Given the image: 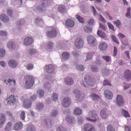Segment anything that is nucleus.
I'll list each match as a JSON object with an SVG mask.
<instances>
[{
    "mask_svg": "<svg viewBox=\"0 0 131 131\" xmlns=\"http://www.w3.org/2000/svg\"><path fill=\"white\" fill-rule=\"evenodd\" d=\"M52 2V0H44L43 1L41 5L37 7H35L33 8V10L35 12H36L38 10L41 12H43V11L45 10V7L50 5Z\"/></svg>",
    "mask_w": 131,
    "mask_h": 131,
    "instance_id": "nucleus-1",
    "label": "nucleus"
},
{
    "mask_svg": "<svg viewBox=\"0 0 131 131\" xmlns=\"http://www.w3.org/2000/svg\"><path fill=\"white\" fill-rule=\"evenodd\" d=\"M25 81V86L27 89H30L33 86L34 80L33 76L30 75L26 76Z\"/></svg>",
    "mask_w": 131,
    "mask_h": 131,
    "instance_id": "nucleus-2",
    "label": "nucleus"
},
{
    "mask_svg": "<svg viewBox=\"0 0 131 131\" xmlns=\"http://www.w3.org/2000/svg\"><path fill=\"white\" fill-rule=\"evenodd\" d=\"M89 121L94 122L99 119L95 111H93L90 112L89 117L86 118Z\"/></svg>",
    "mask_w": 131,
    "mask_h": 131,
    "instance_id": "nucleus-3",
    "label": "nucleus"
},
{
    "mask_svg": "<svg viewBox=\"0 0 131 131\" xmlns=\"http://www.w3.org/2000/svg\"><path fill=\"white\" fill-rule=\"evenodd\" d=\"M87 41L88 43L91 46H95L97 45V43L96 39L92 36L87 37Z\"/></svg>",
    "mask_w": 131,
    "mask_h": 131,
    "instance_id": "nucleus-4",
    "label": "nucleus"
},
{
    "mask_svg": "<svg viewBox=\"0 0 131 131\" xmlns=\"http://www.w3.org/2000/svg\"><path fill=\"white\" fill-rule=\"evenodd\" d=\"M54 46V43L51 41L48 42L46 45L45 43H42L40 45V48L42 49L43 48H45L46 49H52L53 46Z\"/></svg>",
    "mask_w": 131,
    "mask_h": 131,
    "instance_id": "nucleus-5",
    "label": "nucleus"
},
{
    "mask_svg": "<svg viewBox=\"0 0 131 131\" xmlns=\"http://www.w3.org/2000/svg\"><path fill=\"white\" fill-rule=\"evenodd\" d=\"M84 78L85 81L88 85L92 86L95 84V81L94 80L91 78L90 75H85Z\"/></svg>",
    "mask_w": 131,
    "mask_h": 131,
    "instance_id": "nucleus-6",
    "label": "nucleus"
},
{
    "mask_svg": "<svg viewBox=\"0 0 131 131\" xmlns=\"http://www.w3.org/2000/svg\"><path fill=\"white\" fill-rule=\"evenodd\" d=\"M75 45L77 48L79 49L83 47L84 45V41L81 38H78L75 42Z\"/></svg>",
    "mask_w": 131,
    "mask_h": 131,
    "instance_id": "nucleus-7",
    "label": "nucleus"
},
{
    "mask_svg": "<svg viewBox=\"0 0 131 131\" xmlns=\"http://www.w3.org/2000/svg\"><path fill=\"white\" fill-rule=\"evenodd\" d=\"M47 36L49 37L52 38L55 37L57 35V32L55 28H52L51 30L48 31L47 33Z\"/></svg>",
    "mask_w": 131,
    "mask_h": 131,
    "instance_id": "nucleus-8",
    "label": "nucleus"
},
{
    "mask_svg": "<svg viewBox=\"0 0 131 131\" xmlns=\"http://www.w3.org/2000/svg\"><path fill=\"white\" fill-rule=\"evenodd\" d=\"M84 131H95V128L91 124L87 123L85 124L84 127Z\"/></svg>",
    "mask_w": 131,
    "mask_h": 131,
    "instance_id": "nucleus-9",
    "label": "nucleus"
},
{
    "mask_svg": "<svg viewBox=\"0 0 131 131\" xmlns=\"http://www.w3.org/2000/svg\"><path fill=\"white\" fill-rule=\"evenodd\" d=\"M73 93L76 95V100L78 101H80L82 99L83 96L81 94L80 91L77 89H74L73 91Z\"/></svg>",
    "mask_w": 131,
    "mask_h": 131,
    "instance_id": "nucleus-10",
    "label": "nucleus"
},
{
    "mask_svg": "<svg viewBox=\"0 0 131 131\" xmlns=\"http://www.w3.org/2000/svg\"><path fill=\"white\" fill-rule=\"evenodd\" d=\"M45 69L47 72L51 73L53 72L55 69V68L52 65L50 64L46 66Z\"/></svg>",
    "mask_w": 131,
    "mask_h": 131,
    "instance_id": "nucleus-11",
    "label": "nucleus"
},
{
    "mask_svg": "<svg viewBox=\"0 0 131 131\" xmlns=\"http://www.w3.org/2000/svg\"><path fill=\"white\" fill-rule=\"evenodd\" d=\"M117 104L120 106H123L124 104V99L121 95H118L117 96L116 99Z\"/></svg>",
    "mask_w": 131,
    "mask_h": 131,
    "instance_id": "nucleus-12",
    "label": "nucleus"
},
{
    "mask_svg": "<svg viewBox=\"0 0 131 131\" xmlns=\"http://www.w3.org/2000/svg\"><path fill=\"white\" fill-rule=\"evenodd\" d=\"M71 101L70 99L68 97L64 98L62 100V104L64 107H67L71 104Z\"/></svg>",
    "mask_w": 131,
    "mask_h": 131,
    "instance_id": "nucleus-13",
    "label": "nucleus"
},
{
    "mask_svg": "<svg viewBox=\"0 0 131 131\" xmlns=\"http://www.w3.org/2000/svg\"><path fill=\"white\" fill-rule=\"evenodd\" d=\"M23 124L20 122H18L15 123L14 125L13 129L16 131H18L21 129L23 127Z\"/></svg>",
    "mask_w": 131,
    "mask_h": 131,
    "instance_id": "nucleus-14",
    "label": "nucleus"
},
{
    "mask_svg": "<svg viewBox=\"0 0 131 131\" xmlns=\"http://www.w3.org/2000/svg\"><path fill=\"white\" fill-rule=\"evenodd\" d=\"M8 104L10 105H13L16 102V100L15 96L11 95L7 99Z\"/></svg>",
    "mask_w": 131,
    "mask_h": 131,
    "instance_id": "nucleus-15",
    "label": "nucleus"
},
{
    "mask_svg": "<svg viewBox=\"0 0 131 131\" xmlns=\"http://www.w3.org/2000/svg\"><path fill=\"white\" fill-rule=\"evenodd\" d=\"M124 77L127 81L131 79V71L128 69L126 70L124 73Z\"/></svg>",
    "mask_w": 131,
    "mask_h": 131,
    "instance_id": "nucleus-16",
    "label": "nucleus"
},
{
    "mask_svg": "<svg viewBox=\"0 0 131 131\" xmlns=\"http://www.w3.org/2000/svg\"><path fill=\"white\" fill-rule=\"evenodd\" d=\"M23 105L26 108H30L31 106L32 103L29 99H25L23 101Z\"/></svg>",
    "mask_w": 131,
    "mask_h": 131,
    "instance_id": "nucleus-17",
    "label": "nucleus"
},
{
    "mask_svg": "<svg viewBox=\"0 0 131 131\" xmlns=\"http://www.w3.org/2000/svg\"><path fill=\"white\" fill-rule=\"evenodd\" d=\"M101 117L103 119H106L108 116V111L106 108H104L100 112Z\"/></svg>",
    "mask_w": 131,
    "mask_h": 131,
    "instance_id": "nucleus-18",
    "label": "nucleus"
},
{
    "mask_svg": "<svg viewBox=\"0 0 131 131\" xmlns=\"http://www.w3.org/2000/svg\"><path fill=\"white\" fill-rule=\"evenodd\" d=\"M33 42L32 39L31 37H26L24 41V44L26 45H29L32 44Z\"/></svg>",
    "mask_w": 131,
    "mask_h": 131,
    "instance_id": "nucleus-19",
    "label": "nucleus"
},
{
    "mask_svg": "<svg viewBox=\"0 0 131 131\" xmlns=\"http://www.w3.org/2000/svg\"><path fill=\"white\" fill-rule=\"evenodd\" d=\"M105 96L107 99L111 100L113 98V94L112 92L110 91L106 90L104 91Z\"/></svg>",
    "mask_w": 131,
    "mask_h": 131,
    "instance_id": "nucleus-20",
    "label": "nucleus"
},
{
    "mask_svg": "<svg viewBox=\"0 0 131 131\" xmlns=\"http://www.w3.org/2000/svg\"><path fill=\"white\" fill-rule=\"evenodd\" d=\"M64 82L65 83L68 85H72L74 83L73 79L71 77H68L64 79Z\"/></svg>",
    "mask_w": 131,
    "mask_h": 131,
    "instance_id": "nucleus-21",
    "label": "nucleus"
},
{
    "mask_svg": "<svg viewBox=\"0 0 131 131\" xmlns=\"http://www.w3.org/2000/svg\"><path fill=\"white\" fill-rule=\"evenodd\" d=\"M0 18L4 23H8L10 20L9 17L6 15L4 14L1 15Z\"/></svg>",
    "mask_w": 131,
    "mask_h": 131,
    "instance_id": "nucleus-22",
    "label": "nucleus"
},
{
    "mask_svg": "<svg viewBox=\"0 0 131 131\" xmlns=\"http://www.w3.org/2000/svg\"><path fill=\"white\" fill-rule=\"evenodd\" d=\"M70 56V53L66 52H64L62 53L61 58L62 60H68Z\"/></svg>",
    "mask_w": 131,
    "mask_h": 131,
    "instance_id": "nucleus-23",
    "label": "nucleus"
},
{
    "mask_svg": "<svg viewBox=\"0 0 131 131\" xmlns=\"http://www.w3.org/2000/svg\"><path fill=\"white\" fill-rule=\"evenodd\" d=\"M58 10L59 12L63 14H64L67 13V10L65 7L63 5L60 6L58 8Z\"/></svg>",
    "mask_w": 131,
    "mask_h": 131,
    "instance_id": "nucleus-24",
    "label": "nucleus"
},
{
    "mask_svg": "<svg viewBox=\"0 0 131 131\" xmlns=\"http://www.w3.org/2000/svg\"><path fill=\"white\" fill-rule=\"evenodd\" d=\"M7 47L10 50L14 49L15 48V42L13 41H9L7 43Z\"/></svg>",
    "mask_w": 131,
    "mask_h": 131,
    "instance_id": "nucleus-25",
    "label": "nucleus"
},
{
    "mask_svg": "<svg viewBox=\"0 0 131 131\" xmlns=\"http://www.w3.org/2000/svg\"><path fill=\"white\" fill-rule=\"evenodd\" d=\"M6 121V116L4 113L0 114V125H3Z\"/></svg>",
    "mask_w": 131,
    "mask_h": 131,
    "instance_id": "nucleus-26",
    "label": "nucleus"
},
{
    "mask_svg": "<svg viewBox=\"0 0 131 131\" xmlns=\"http://www.w3.org/2000/svg\"><path fill=\"white\" fill-rule=\"evenodd\" d=\"M66 119L69 123H73L75 122L74 117L70 115H67L66 117Z\"/></svg>",
    "mask_w": 131,
    "mask_h": 131,
    "instance_id": "nucleus-27",
    "label": "nucleus"
},
{
    "mask_svg": "<svg viewBox=\"0 0 131 131\" xmlns=\"http://www.w3.org/2000/svg\"><path fill=\"white\" fill-rule=\"evenodd\" d=\"M107 47V45L104 42L101 43L99 45V48L102 51L105 50Z\"/></svg>",
    "mask_w": 131,
    "mask_h": 131,
    "instance_id": "nucleus-28",
    "label": "nucleus"
},
{
    "mask_svg": "<svg viewBox=\"0 0 131 131\" xmlns=\"http://www.w3.org/2000/svg\"><path fill=\"white\" fill-rule=\"evenodd\" d=\"M8 64L11 68H14L17 66V63L15 60H12L9 61Z\"/></svg>",
    "mask_w": 131,
    "mask_h": 131,
    "instance_id": "nucleus-29",
    "label": "nucleus"
},
{
    "mask_svg": "<svg viewBox=\"0 0 131 131\" xmlns=\"http://www.w3.org/2000/svg\"><path fill=\"white\" fill-rule=\"evenodd\" d=\"M66 24L67 26L70 27H72L74 25V23L72 20L68 19L66 21Z\"/></svg>",
    "mask_w": 131,
    "mask_h": 131,
    "instance_id": "nucleus-30",
    "label": "nucleus"
},
{
    "mask_svg": "<svg viewBox=\"0 0 131 131\" xmlns=\"http://www.w3.org/2000/svg\"><path fill=\"white\" fill-rule=\"evenodd\" d=\"M12 125L13 124L12 122H8L5 128V131H10L12 129Z\"/></svg>",
    "mask_w": 131,
    "mask_h": 131,
    "instance_id": "nucleus-31",
    "label": "nucleus"
},
{
    "mask_svg": "<svg viewBox=\"0 0 131 131\" xmlns=\"http://www.w3.org/2000/svg\"><path fill=\"white\" fill-rule=\"evenodd\" d=\"M35 23L39 26H41L43 24L41 18L38 17H37L36 18Z\"/></svg>",
    "mask_w": 131,
    "mask_h": 131,
    "instance_id": "nucleus-32",
    "label": "nucleus"
},
{
    "mask_svg": "<svg viewBox=\"0 0 131 131\" xmlns=\"http://www.w3.org/2000/svg\"><path fill=\"white\" fill-rule=\"evenodd\" d=\"M5 82L7 85H10L11 84H13L15 85V80H11L10 79H9L8 80H5L4 81Z\"/></svg>",
    "mask_w": 131,
    "mask_h": 131,
    "instance_id": "nucleus-33",
    "label": "nucleus"
},
{
    "mask_svg": "<svg viewBox=\"0 0 131 131\" xmlns=\"http://www.w3.org/2000/svg\"><path fill=\"white\" fill-rule=\"evenodd\" d=\"M45 122L47 127L49 128L51 126L52 123L51 120L50 118H46L45 119Z\"/></svg>",
    "mask_w": 131,
    "mask_h": 131,
    "instance_id": "nucleus-34",
    "label": "nucleus"
},
{
    "mask_svg": "<svg viewBox=\"0 0 131 131\" xmlns=\"http://www.w3.org/2000/svg\"><path fill=\"white\" fill-rule=\"evenodd\" d=\"M74 114L76 115H80L82 113L81 110L78 107L76 108L74 110Z\"/></svg>",
    "mask_w": 131,
    "mask_h": 131,
    "instance_id": "nucleus-35",
    "label": "nucleus"
},
{
    "mask_svg": "<svg viewBox=\"0 0 131 131\" xmlns=\"http://www.w3.org/2000/svg\"><path fill=\"white\" fill-rule=\"evenodd\" d=\"M58 114V112L57 110H52L50 113V115L51 116L54 117L57 116Z\"/></svg>",
    "mask_w": 131,
    "mask_h": 131,
    "instance_id": "nucleus-36",
    "label": "nucleus"
},
{
    "mask_svg": "<svg viewBox=\"0 0 131 131\" xmlns=\"http://www.w3.org/2000/svg\"><path fill=\"white\" fill-rule=\"evenodd\" d=\"M44 107V106L43 104L41 103H38L36 105V109L38 111H40L42 110Z\"/></svg>",
    "mask_w": 131,
    "mask_h": 131,
    "instance_id": "nucleus-37",
    "label": "nucleus"
},
{
    "mask_svg": "<svg viewBox=\"0 0 131 131\" xmlns=\"http://www.w3.org/2000/svg\"><path fill=\"white\" fill-rule=\"evenodd\" d=\"M90 97L94 101L97 100L99 98V96L95 93H92L90 95Z\"/></svg>",
    "mask_w": 131,
    "mask_h": 131,
    "instance_id": "nucleus-38",
    "label": "nucleus"
},
{
    "mask_svg": "<svg viewBox=\"0 0 131 131\" xmlns=\"http://www.w3.org/2000/svg\"><path fill=\"white\" fill-rule=\"evenodd\" d=\"M51 99L54 101H56L58 98V94L55 93H53L51 95Z\"/></svg>",
    "mask_w": 131,
    "mask_h": 131,
    "instance_id": "nucleus-39",
    "label": "nucleus"
},
{
    "mask_svg": "<svg viewBox=\"0 0 131 131\" xmlns=\"http://www.w3.org/2000/svg\"><path fill=\"white\" fill-rule=\"evenodd\" d=\"M93 53L88 52L86 53V61L91 60L92 57Z\"/></svg>",
    "mask_w": 131,
    "mask_h": 131,
    "instance_id": "nucleus-40",
    "label": "nucleus"
},
{
    "mask_svg": "<svg viewBox=\"0 0 131 131\" xmlns=\"http://www.w3.org/2000/svg\"><path fill=\"white\" fill-rule=\"evenodd\" d=\"M26 130V131H36L34 126L32 125H28Z\"/></svg>",
    "mask_w": 131,
    "mask_h": 131,
    "instance_id": "nucleus-41",
    "label": "nucleus"
},
{
    "mask_svg": "<svg viewBox=\"0 0 131 131\" xmlns=\"http://www.w3.org/2000/svg\"><path fill=\"white\" fill-rule=\"evenodd\" d=\"M76 68L77 70L80 71H83L84 69V66L81 65H76Z\"/></svg>",
    "mask_w": 131,
    "mask_h": 131,
    "instance_id": "nucleus-42",
    "label": "nucleus"
},
{
    "mask_svg": "<svg viewBox=\"0 0 131 131\" xmlns=\"http://www.w3.org/2000/svg\"><path fill=\"white\" fill-rule=\"evenodd\" d=\"M131 8L130 7H128L127 9V13L126 14V17L128 18H130L131 17Z\"/></svg>",
    "mask_w": 131,
    "mask_h": 131,
    "instance_id": "nucleus-43",
    "label": "nucleus"
},
{
    "mask_svg": "<svg viewBox=\"0 0 131 131\" xmlns=\"http://www.w3.org/2000/svg\"><path fill=\"white\" fill-rule=\"evenodd\" d=\"M97 34L98 35L102 38H105L106 37L105 34L101 31H98Z\"/></svg>",
    "mask_w": 131,
    "mask_h": 131,
    "instance_id": "nucleus-44",
    "label": "nucleus"
},
{
    "mask_svg": "<svg viewBox=\"0 0 131 131\" xmlns=\"http://www.w3.org/2000/svg\"><path fill=\"white\" fill-rule=\"evenodd\" d=\"M20 119L23 120H24L25 117V113L23 111H21L20 114Z\"/></svg>",
    "mask_w": 131,
    "mask_h": 131,
    "instance_id": "nucleus-45",
    "label": "nucleus"
},
{
    "mask_svg": "<svg viewBox=\"0 0 131 131\" xmlns=\"http://www.w3.org/2000/svg\"><path fill=\"white\" fill-rule=\"evenodd\" d=\"M102 58L107 62H109L111 60V57L109 56H103Z\"/></svg>",
    "mask_w": 131,
    "mask_h": 131,
    "instance_id": "nucleus-46",
    "label": "nucleus"
},
{
    "mask_svg": "<svg viewBox=\"0 0 131 131\" xmlns=\"http://www.w3.org/2000/svg\"><path fill=\"white\" fill-rule=\"evenodd\" d=\"M80 53V51L78 50H74L72 52V54L74 57H77Z\"/></svg>",
    "mask_w": 131,
    "mask_h": 131,
    "instance_id": "nucleus-47",
    "label": "nucleus"
},
{
    "mask_svg": "<svg viewBox=\"0 0 131 131\" xmlns=\"http://www.w3.org/2000/svg\"><path fill=\"white\" fill-rule=\"evenodd\" d=\"M102 72L103 74L105 75H107L109 73V70L108 69L106 68H104L102 70Z\"/></svg>",
    "mask_w": 131,
    "mask_h": 131,
    "instance_id": "nucleus-48",
    "label": "nucleus"
},
{
    "mask_svg": "<svg viewBox=\"0 0 131 131\" xmlns=\"http://www.w3.org/2000/svg\"><path fill=\"white\" fill-rule=\"evenodd\" d=\"M75 17L78 19L80 22L83 23L84 22V18L81 17L80 16L77 15H75Z\"/></svg>",
    "mask_w": 131,
    "mask_h": 131,
    "instance_id": "nucleus-49",
    "label": "nucleus"
},
{
    "mask_svg": "<svg viewBox=\"0 0 131 131\" xmlns=\"http://www.w3.org/2000/svg\"><path fill=\"white\" fill-rule=\"evenodd\" d=\"M84 29L86 32L90 33L92 31L91 28L89 26H85Z\"/></svg>",
    "mask_w": 131,
    "mask_h": 131,
    "instance_id": "nucleus-50",
    "label": "nucleus"
},
{
    "mask_svg": "<svg viewBox=\"0 0 131 131\" xmlns=\"http://www.w3.org/2000/svg\"><path fill=\"white\" fill-rule=\"evenodd\" d=\"M91 69L92 71L94 72H97L99 70L97 66L93 65L91 66Z\"/></svg>",
    "mask_w": 131,
    "mask_h": 131,
    "instance_id": "nucleus-51",
    "label": "nucleus"
},
{
    "mask_svg": "<svg viewBox=\"0 0 131 131\" xmlns=\"http://www.w3.org/2000/svg\"><path fill=\"white\" fill-rule=\"evenodd\" d=\"M7 13V15L10 17H12L13 14V11L12 9L8 8L6 10Z\"/></svg>",
    "mask_w": 131,
    "mask_h": 131,
    "instance_id": "nucleus-52",
    "label": "nucleus"
},
{
    "mask_svg": "<svg viewBox=\"0 0 131 131\" xmlns=\"http://www.w3.org/2000/svg\"><path fill=\"white\" fill-rule=\"evenodd\" d=\"M123 88L124 90H126L131 86V84L129 83H124L123 84Z\"/></svg>",
    "mask_w": 131,
    "mask_h": 131,
    "instance_id": "nucleus-53",
    "label": "nucleus"
},
{
    "mask_svg": "<svg viewBox=\"0 0 131 131\" xmlns=\"http://www.w3.org/2000/svg\"><path fill=\"white\" fill-rule=\"evenodd\" d=\"M34 68V65L33 64L31 63L29 64H27L26 66V68L29 70H32Z\"/></svg>",
    "mask_w": 131,
    "mask_h": 131,
    "instance_id": "nucleus-54",
    "label": "nucleus"
},
{
    "mask_svg": "<svg viewBox=\"0 0 131 131\" xmlns=\"http://www.w3.org/2000/svg\"><path fill=\"white\" fill-rule=\"evenodd\" d=\"M5 51L4 49H0V57H3L5 55Z\"/></svg>",
    "mask_w": 131,
    "mask_h": 131,
    "instance_id": "nucleus-55",
    "label": "nucleus"
},
{
    "mask_svg": "<svg viewBox=\"0 0 131 131\" xmlns=\"http://www.w3.org/2000/svg\"><path fill=\"white\" fill-rule=\"evenodd\" d=\"M38 94L39 96L42 97L44 94V92L41 89L39 90L38 92Z\"/></svg>",
    "mask_w": 131,
    "mask_h": 131,
    "instance_id": "nucleus-56",
    "label": "nucleus"
},
{
    "mask_svg": "<svg viewBox=\"0 0 131 131\" xmlns=\"http://www.w3.org/2000/svg\"><path fill=\"white\" fill-rule=\"evenodd\" d=\"M122 113L123 115L125 117H128L130 116L129 114L127 111L123 110Z\"/></svg>",
    "mask_w": 131,
    "mask_h": 131,
    "instance_id": "nucleus-57",
    "label": "nucleus"
},
{
    "mask_svg": "<svg viewBox=\"0 0 131 131\" xmlns=\"http://www.w3.org/2000/svg\"><path fill=\"white\" fill-rule=\"evenodd\" d=\"M57 131H67L66 129L62 126H60L58 127Z\"/></svg>",
    "mask_w": 131,
    "mask_h": 131,
    "instance_id": "nucleus-58",
    "label": "nucleus"
},
{
    "mask_svg": "<svg viewBox=\"0 0 131 131\" xmlns=\"http://www.w3.org/2000/svg\"><path fill=\"white\" fill-rule=\"evenodd\" d=\"M107 129L108 131H115L114 128L111 125H109L107 126Z\"/></svg>",
    "mask_w": 131,
    "mask_h": 131,
    "instance_id": "nucleus-59",
    "label": "nucleus"
},
{
    "mask_svg": "<svg viewBox=\"0 0 131 131\" xmlns=\"http://www.w3.org/2000/svg\"><path fill=\"white\" fill-rule=\"evenodd\" d=\"M44 88L46 89L49 90L50 89V85L48 83H46L44 85Z\"/></svg>",
    "mask_w": 131,
    "mask_h": 131,
    "instance_id": "nucleus-60",
    "label": "nucleus"
},
{
    "mask_svg": "<svg viewBox=\"0 0 131 131\" xmlns=\"http://www.w3.org/2000/svg\"><path fill=\"white\" fill-rule=\"evenodd\" d=\"M122 42L123 45H124L126 46H128L129 47V49L131 50V46H130L128 44L127 40V39H126L125 41H122Z\"/></svg>",
    "mask_w": 131,
    "mask_h": 131,
    "instance_id": "nucleus-61",
    "label": "nucleus"
},
{
    "mask_svg": "<svg viewBox=\"0 0 131 131\" xmlns=\"http://www.w3.org/2000/svg\"><path fill=\"white\" fill-rule=\"evenodd\" d=\"M8 35L7 32L6 31H0V35L2 36H6Z\"/></svg>",
    "mask_w": 131,
    "mask_h": 131,
    "instance_id": "nucleus-62",
    "label": "nucleus"
},
{
    "mask_svg": "<svg viewBox=\"0 0 131 131\" xmlns=\"http://www.w3.org/2000/svg\"><path fill=\"white\" fill-rule=\"evenodd\" d=\"M36 52V50L34 49L31 48L29 50V52L30 54L32 55L34 54Z\"/></svg>",
    "mask_w": 131,
    "mask_h": 131,
    "instance_id": "nucleus-63",
    "label": "nucleus"
},
{
    "mask_svg": "<svg viewBox=\"0 0 131 131\" xmlns=\"http://www.w3.org/2000/svg\"><path fill=\"white\" fill-rule=\"evenodd\" d=\"M114 23L116 24L117 27H119L121 25V21L119 20H118L116 21H114Z\"/></svg>",
    "mask_w": 131,
    "mask_h": 131,
    "instance_id": "nucleus-64",
    "label": "nucleus"
}]
</instances>
